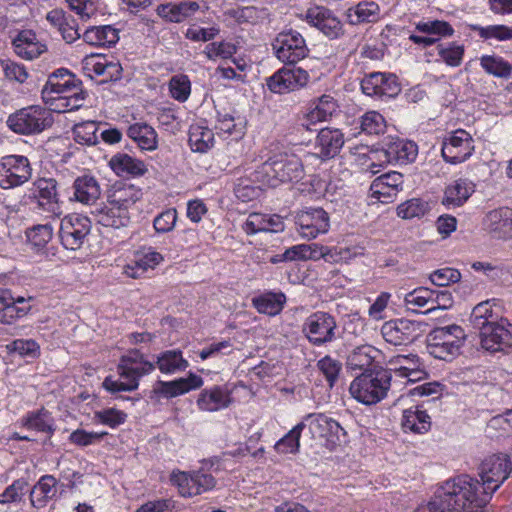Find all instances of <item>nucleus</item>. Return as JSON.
<instances>
[{"label":"nucleus","mask_w":512,"mask_h":512,"mask_svg":"<svg viewBox=\"0 0 512 512\" xmlns=\"http://www.w3.org/2000/svg\"><path fill=\"white\" fill-rule=\"evenodd\" d=\"M482 68L491 75L500 78L512 77V65L501 57L485 55L481 58Z\"/></svg>","instance_id":"obj_51"},{"label":"nucleus","mask_w":512,"mask_h":512,"mask_svg":"<svg viewBox=\"0 0 512 512\" xmlns=\"http://www.w3.org/2000/svg\"><path fill=\"white\" fill-rule=\"evenodd\" d=\"M154 369L155 365L145 360L144 355L139 350H131L121 357L117 366L118 374L123 381L106 377L103 381V387L112 393L134 391L139 386V379L151 373Z\"/></svg>","instance_id":"obj_2"},{"label":"nucleus","mask_w":512,"mask_h":512,"mask_svg":"<svg viewBox=\"0 0 512 512\" xmlns=\"http://www.w3.org/2000/svg\"><path fill=\"white\" fill-rule=\"evenodd\" d=\"M91 230V221L81 214H69L61 220L59 236L62 245L68 250L82 247Z\"/></svg>","instance_id":"obj_10"},{"label":"nucleus","mask_w":512,"mask_h":512,"mask_svg":"<svg viewBox=\"0 0 512 512\" xmlns=\"http://www.w3.org/2000/svg\"><path fill=\"white\" fill-rule=\"evenodd\" d=\"M385 155L388 162L408 164L417 156V145L404 139L392 140L386 144Z\"/></svg>","instance_id":"obj_31"},{"label":"nucleus","mask_w":512,"mask_h":512,"mask_svg":"<svg viewBox=\"0 0 512 512\" xmlns=\"http://www.w3.org/2000/svg\"><path fill=\"white\" fill-rule=\"evenodd\" d=\"M234 17L239 23L256 24L269 17V10L266 7L245 6L234 12Z\"/></svg>","instance_id":"obj_57"},{"label":"nucleus","mask_w":512,"mask_h":512,"mask_svg":"<svg viewBox=\"0 0 512 512\" xmlns=\"http://www.w3.org/2000/svg\"><path fill=\"white\" fill-rule=\"evenodd\" d=\"M512 471L507 454H493L486 457L479 466L480 488L491 498L492 494L508 478Z\"/></svg>","instance_id":"obj_5"},{"label":"nucleus","mask_w":512,"mask_h":512,"mask_svg":"<svg viewBox=\"0 0 512 512\" xmlns=\"http://www.w3.org/2000/svg\"><path fill=\"white\" fill-rule=\"evenodd\" d=\"M23 424L28 429H34L49 435H52L55 430L53 417L45 408L29 412L23 419Z\"/></svg>","instance_id":"obj_42"},{"label":"nucleus","mask_w":512,"mask_h":512,"mask_svg":"<svg viewBox=\"0 0 512 512\" xmlns=\"http://www.w3.org/2000/svg\"><path fill=\"white\" fill-rule=\"evenodd\" d=\"M360 128L363 132L369 135H379L384 133L386 129V121L380 113L376 111H369L361 117Z\"/></svg>","instance_id":"obj_59"},{"label":"nucleus","mask_w":512,"mask_h":512,"mask_svg":"<svg viewBox=\"0 0 512 512\" xmlns=\"http://www.w3.org/2000/svg\"><path fill=\"white\" fill-rule=\"evenodd\" d=\"M497 316L494 314L492 310V305L490 300L483 301L477 304L470 315V323L472 324L474 329H478L481 331L488 325L497 322Z\"/></svg>","instance_id":"obj_46"},{"label":"nucleus","mask_w":512,"mask_h":512,"mask_svg":"<svg viewBox=\"0 0 512 512\" xmlns=\"http://www.w3.org/2000/svg\"><path fill=\"white\" fill-rule=\"evenodd\" d=\"M305 421H309L311 430L321 437L335 436L339 440L340 434L346 435V432L336 420L322 413L308 414L305 416Z\"/></svg>","instance_id":"obj_37"},{"label":"nucleus","mask_w":512,"mask_h":512,"mask_svg":"<svg viewBox=\"0 0 512 512\" xmlns=\"http://www.w3.org/2000/svg\"><path fill=\"white\" fill-rule=\"evenodd\" d=\"M379 14V6L375 2H360L348 9V19L353 25L363 22H373Z\"/></svg>","instance_id":"obj_45"},{"label":"nucleus","mask_w":512,"mask_h":512,"mask_svg":"<svg viewBox=\"0 0 512 512\" xmlns=\"http://www.w3.org/2000/svg\"><path fill=\"white\" fill-rule=\"evenodd\" d=\"M337 109V101L332 96L324 94L311 101L302 125L308 128L310 123L326 121L337 111Z\"/></svg>","instance_id":"obj_28"},{"label":"nucleus","mask_w":512,"mask_h":512,"mask_svg":"<svg viewBox=\"0 0 512 512\" xmlns=\"http://www.w3.org/2000/svg\"><path fill=\"white\" fill-rule=\"evenodd\" d=\"M0 66L3 70L5 78L10 81L23 84L29 77V73L24 65L14 62L10 59L1 60Z\"/></svg>","instance_id":"obj_63"},{"label":"nucleus","mask_w":512,"mask_h":512,"mask_svg":"<svg viewBox=\"0 0 512 512\" xmlns=\"http://www.w3.org/2000/svg\"><path fill=\"white\" fill-rule=\"evenodd\" d=\"M418 359L419 357L416 354L393 356L388 360L386 370L390 371L391 376L394 373L401 378L402 374L410 370L409 368L414 366Z\"/></svg>","instance_id":"obj_62"},{"label":"nucleus","mask_w":512,"mask_h":512,"mask_svg":"<svg viewBox=\"0 0 512 512\" xmlns=\"http://www.w3.org/2000/svg\"><path fill=\"white\" fill-rule=\"evenodd\" d=\"M307 21L317 27L327 37L333 39L342 34V24L332 12L323 7L315 6L309 8L306 12Z\"/></svg>","instance_id":"obj_21"},{"label":"nucleus","mask_w":512,"mask_h":512,"mask_svg":"<svg viewBox=\"0 0 512 512\" xmlns=\"http://www.w3.org/2000/svg\"><path fill=\"white\" fill-rule=\"evenodd\" d=\"M361 89L368 96L392 98L400 92L397 77L393 74L374 72L361 82Z\"/></svg>","instance_id":"obj_17"},{"label":"nucleus","mask_w":512,"mask_h":512,"mask_svg":"<svg viewBox=\"0 0 512 512\" xmlns=\"http://www.w3.org/2000/svg\"><path fill=\"white\" fill-rule=\"evenodd\" d=\"M169 90L171 96L179 101L185 102L191 92V82L187 75H176L170 79Z\"/></svg>","instance_id":"obj_60"},{"label":"nucleus","mask_w":512,"mask_h":512,"mask_svg":"<svg viewBox=\"0 0 512 512\" xmlns=\"http://www.w3.org/2000/svg\"><path fill=\"white\" fill-rule=\"evenodd\" d=\"M85 43L93 46L112 47L119 41V30L111 25L91 26L82 35Z\"/></svg>","instance_id":"obj_32"},{"label":"nucleus","mask_w":512,"mask_h":512,"mask_svg":"<svg viewBox=\"0 0 512 512\" xmlns=\"http://www.w3.org/2000/svg\"><path fill=\"white\" fill-rule=\"evenodd\" d=\"M376 353L377 350L371 345L356 347L347 358V367L352 371L372 372L370 367L373 365Z\"/></svg>","instance_id":"obj_39"},{"label":"nucleus","mask_w":512,"mask_h":512,"mask_svg":"<svg viewBox=\"0 0 512 512\" xmlns=\"http://www.w3.org/2000/svg\"><path fill=\"white\" fill-rule=\"evenodd\" d=\"M437 54L448 66L458 67L464 56V46L456 42L440 43L436 46Z\"/></svg>","instance_id":"obj_49"},{"label":"nucleus","mask_w":512,"mask_h":512,"mask_svg":"<svg viewBox=\"0 0 512 512\" xmlns=\"http://www.w3.org/2000/svg\"><path fill=\"white\" fill-rule=\"evenodd\" d=\"M486 230L492 238L509 240L512 238V208L500 207L489 211L484 218Z\"/></svg>","instance_id":"obj_19"},{"label":"nucleus","mask_w":512,"mask_h":512,"mask_svg":"<svg viewBox=\"0 0 512 512\" xmlns=\"http://www.w3.org/2000/svg\"><path fill=\"white\" fill-rule=\"evenodd\" d=\"M302 332L312 345L321 346L337 338V322L329 313L318 311L306 318Z\"/></svg>","instance_id":"obj_8"},{"label":"nucleus","mask_w":512,"mask_h":512,"mask_svg":"<svg viewBox=\"0 0 512 512\" xmlns=\"http://www.w3.org/2000/svg\"><path fill=\"white\" fill-rule=\"evenodd\" d=\"M298 234L307 240L316 238L328 232L330 227L329 215L322 208L302 210L295 216Z\"/></svg>","instance_id":"obj_11"},{"label":"nucleus","mask_w":512,"mask_h":512,"mask_svg":"<svg viewBox=\"0 0 512 512\" xmlns=\"http://www.w3.org/2000/svg\"><path fill=\"white\" fill-rule=\"evenodd\" d=\"M141 191L133 185L124 186L117 189L109 196V199L116 203L121 208H125L126 211L141 198Z\"/></svg>","instance_id":"obj_52"},{"label":"nucleus","mask_w":512,"mask_h":512,"mask_svg":"<svg viewBox=\"0 0 512 512\" xmlns=\"http://www.w3.org/2000/svg\"><path fill=\"white\" fill-rule=\"evenodd\" d=\"M443 342L444 344L454 343L463 345L465 334L463 329L458 325H450L434 329L429 335L428 340Z\"/></svg>","instance_id":"obj_50"},{"label":"nucleus","mask_w":512,"mask_h":512,"mask_svg":"<svg viewBox=\"0 0 512 512\" xmlns=\"http://www.w3.org/2000/svg\"><path fill=\"white\" fill-rule=\"evenodd\" d=\"M391 386L390 371L384 369L361 373L350 384V393L366 405L376 404L386 395Z\"/></svg>","instance_id":"obj_3"},{"label":"nucleus","mask_w":512,"mask_h":512,"mask_svg":"<svg viewBox=\"0 0 512 512\" xmlns=\"http://www.w3.org/2000/svg\"><path fill=\"white\" fill-rule=\"evenodd\" d=\"M213 132L204 127L194 126L189 131V145L195 152L204 153L213 146Z\"/></svg>","instance_id":"obj_47"},{"label":"nucleus","mask_w":512,"mask_h":512,"mask_svg":"<svg viewBox=\"0 0 512 512\" xmlns=\"http://www.w3.org/2000/svg\"><path fill=\"white\" fill-rule=\"evenodd\" d=\"M164 260L163 256L151 247H144L134 255V260L123 267L127 277L140 278L149 269H154Z\"/></svg>","instance_id":"obj_23"},{"label":"nucleus","mask_w":512,"mask_h":512,"mask_svg":"<svg viewBox=\"0 0 512 512\" xmlns=\"http://www.w3.org/2000/svg\"><path fill=\"white\" fill-rule=\"evenodd\" d=\"M481 346L491 353L506 352L512 347V325L501 320L479 331Z\"/></svg>","instance_id":"obj_15"},{"label":"nucleus","mask_w":512,"mask_h":512,"mask_svg":"<svg viewBox=\"0 0 512 512\" xmlns=\"http://www.w3.org/2000/svg\"><path fill=\"white\" fill-rule=\"evenodd\" d=\"M26 300L19 296L17 298L10 294V300L4 303L0 308V323L12 324L16 319L25 316L30 306L25 305Z\"/></svg>","instance_id":"obj_41"},{"label":"nucleus","mask_w":512,"mask_h":512,"mask_svg":"<svg viewBox=\"0 0 512 512\" xmlns=\"http://www.w3.org/2000/svg\"><path fill=\"white\" fill-rule=\"evenodd\" d=\"M109 165L120 177L141 176L147 171V168L142 161L125 153H118L114 155L110 159Z\"/></svg>","instance_id":"obj_34"},{"label":"nucleus","mask_w":512,"mask_h":512,"mask_svg":"<svg viewBox=\"0 0 512 512\" xmlns=\"http://www.w3.org/2000/svg\"><path fill=\"white\" fill-rule=\"evenodd\" d=\"M81 82L67 69L61 68L53 72L45 85V90L52 93H66L82 90Z\"/></svg>","instance_id":"obj_36"},{"label":"nucleus","mask_w":512,"mask_h":512,"mask_svg":"<svg viewBox=\"0 0 512 512\" xmlns=\"http://www.w3.org/2000/svg\"><path fill=\"white\" fill-rule=\"evenodd\" d=\"M85 93L83 90L74 91L71 95H63L55 98V109L59 112L78 110L83 106Z\"/></svg>","instance_id":"obj_61"},{"label":"nucleus","mask_w":512,"mask_h":512,"mask_svg":"<svg viewBox=\"0 0 512 512\" xmlns=\"http://www.w3.org/2000/svg\"><path fill=\"white\" fill-rule=\"evenodd\" d=\"M272 47L277 59L285 64H296L309 53L304 37L293 28L279 32L272 42Z\"/></svg>","instance_id":"obj_7"},{"label":"nucleus","mask_w":512,"mask_h":512,"mask_svg":"<svg viewBox=\"0 0 512 512\" xmlns=\"http://www.w3.org/2000/svg\"><path fill=\"white\" fill-rule=\"evenodd\" d=\"M436 493L448 512H484L490 500L480 482L468 475L446 481Z\"/></svg>","instance_id":"obj_1"},{"label":"nucleus","mask_w":512,"mask_h":512,"mask_svg":"<svg viewBox=\"0 0 512 512\" xmlns=\"http://www.w3.org/2000/svg\"><path fill=\"white\" fill-rule=\"evenodd\" d=\"M317 367L332 388L338 379L342 364L338 360L326 355L317 362Z\"/></svg>","instance_id":"obj_64"},{"label":"nucleus","mask_w":512,"mask_h":512,"mask_svg":"<svg viewBox=\"0 0 512 512\" xmlns=\"http://www.w3.org/2000/svg\"><path fill=\"white\" fill-rule=\"evenodd\" d=\"M92 215L95 221L104 227L119 229L127 227L130 223V212L121 208L109 198L102 207L92 211Z\"/></svg>","instance_id":"obj_22"},{"label":"nucleus","mask_w":512,"mask_h":512,"mask_svg":"<svg viewBox=\"0 0 512 512\" xmlns=\"http://www.w3.org/2000/svg\"><path fill=\"white\" fill-rule=\"evenodd\" d=\"M471 29L478 32L479 36L485 40L507 41L512 39V28L505 25H489L486 27L471 25Z\"/></svg>","instance_id":"obj_58"},{"label":"nucleus","mask_w":512,"mask_h":512,"mask_svg":"<svg viewBox=\"0 0 512 512\" xmlns=\"http://www.w3.org/2000/svg\"><path fill=\"white\" fill-rule=\"evenodd\" d=\"M32 176V168L27 157L8 155L0 162V187L11 189L28 182Z\"/></svg>","instance_id":"obj_9"},{"label":"nucleus","mask_w":512,"mask_h":512,"mask_svg":"<svg viewBox=\"0 0 512 512\" xmlns=\"http://www.w3.org/2000/svg\"><path fill=\"white\" fill-rule=\"evenodd\" d=\"M29 243L40 249L44 248L53 236V227L50 223L38 224L26 231Z\"/></svg>","instance_id":"obj_53"},{"label":"nucleus","mask_w":512,"mask_h":512,"mask_svg":"<svg viewBox=\"0 0 512 512\" xmlns=\"http://www.w3.org/2000/svg\"><path fill=\"white\" fill-rule=\"evenodd\" d=\"M308 79V72L302 68L283 67L267 78L266 84L271 92L285 94L304 87Z\"/></svg>","instance_id":"obj_14"},{"label":"nucleus","mask_w":512,"mask_h":512,"mask_svg":"<svg viewBox=\"0 0 512 512\" xmlns=\"http://www.w3.org/2000/svg\"><path fill=\"white\" fill-rule=\"evenodd\" d=\"M263 172L275 182L299 181L304 175L301 159L294 153H279L268 158Z\"/></svg>","instance_id":"obj_6"},{"label":"nucleus","mask_w":512,"mask_h":512,"mask_svg":"<svg viewBox=\"0 0 512 512\" xmlns=\"http://www.w3.org/2000/svg\"><path fill=\"white\" fill-rule=\"evenodd\" d=\"M433 296L434 290L419 287L406 294L404 301L408 309L416 311V308L430 307Z\"/></svg>","instance_id":"obj_56"},{"label":"nucleus","mask_w":512,"mask_h":512,"mask_svg":"<svg viewBox=\"0 0 512 512\" xmlns=\"http://www.w3.org/2000/svg\"><path fill=\"white\" fill-rule=\"evenodd\" d=\"M158 369L165 374L183 371L188 367V362L182 357L179 350H167L162 352L156 361Z\"/></svg>","instance_id":"obj_43"},{"label":"nucleus","mask_w":512,"mask_h":512,"mask_svg":"<svg viewBox=\"0 0 512 512\" xmlns=\"http://www.w3.org/2000/svg\"><path fill=\"white\" fill-rule=\"evenodd\" d=\"M57 479L52 475H44L34 485L30 492L31 505L37 509L46 506L57 493Z\"/></svg>","instance_id":"obj_33"},{"label":"nucleus","mask_w":512,"mask_h":512,"mask_svg":"<svg viewBox=\"0 0 512 512\" xmlns=\"http://www.w3.org/2000/svg\"><path fill=\"white\" fill-rule=\"evenodd\" d=\"M98 126L94 121L77 124L73 128L74 139L79 144L95 145L98 143Z\"/></svg>","instance_id":"obj_55"},{"label":"nucleus","mask_w":512,"mask_h":512,"mask_svg":"<svg viewBox=\"0 0 512 512\" xmlns=\"http://www.w3.org/2000/svg\"><path fill=\"white\" fill-rule=\"evenodd\" d=\"M200 9L196 1H180L177 3L168 2L160 4L156 8L159 17L170 23H182L195 15Z\"/></svg>","instance_id":"obj_24"},{"label":"nucleus","mask_w":512,"mask_h":512,"mask_svg":"<svg viewBox=\"0 0 512 512\" xmlns=\"http://www.w3.org/2000/svg\"><path fill=\"white\" fill-rule=\"evenodd\" d=\"M231 401L232 399L227 389L214 386L201 391L197 399V405L200 410L215 412L227 408L231 404Z\"/></svg>","instance_id":"obj_29"},{"label":"nucleus","mask_w":512,"mask_h":512,"mask_svg":"<svg viewBox=\"0 0 512 512\" xmlns=\"http://www.w3.org/2000/svg\"><path fill=\"white\" fill-rule=\"evenodd\" d=\"M127 135L143 150H154L157 147V134L153 127L146 123L130 125Z\"/></svg>","instance_id":"obj_40"},{"label":"nucleus","mask_w":512,"mask_h":512,"mask_svg":"<svg viewBox=\"0 0 512 512\" xmlns=\"http://www.w3.org/2000/svg\"><path fill=\"white\" fill-rule=\"evenodd\" d=\"M344 144V137L340 130L324 128L317 135L316 154L324 159L336 156Z\"/></svg>","instance_id":"obj_26"},{"label":"nucleus","mask_w":512,"mask_h":512,"mask_svg":"<svg viewBox=\"0 0 512 512\" xmlns=\"http://www.w3.org/2000/svg\"><path fill=\"white\" fill-rule=\"evenodd\" d=\"M202 385L203 379L199 375L189 373L186 378L182 377L173 381H157L152 392L155 395L169 399L200 388Z\"/></svg>","instance_id":"obj_20"},{"label":"nucleus","mask_w":512,"mask_h":512,"mask_svg":"<svg viewBox=\"0 0 512 512\" xmlns=\"http://www.w3.org/2000/svg\"><path fill=\"white\" fill-rule=\"evenodd\" d=\"M34 186L36 187L37 205L39 208L49 212L53 218L61 215L57 198V182L54 179H38Z\"/></svg>","instance_id":"obj_25"},{"label":"nucleus","mask_w":512,"mask_h":512,"mask_svg":"<svg viewBox=\"0 0 512 512\" xmlns=\"http://www.w3.org/2000/svg\"><path fill=\"white\" fill-rule=\"evenodd\" d=\"M474 192V184L467 179H458L446 187L442 203L447 207L462 206Z\"/></svg>","instance_id":"obj_35"},{"label":"nucleus","mask_w":512,"mask_h":512,"mask_svg":"<svg viewBox=\"0 0 512 512\" xmlns=\"http://www.w3.org/2000/svg\"><path fill=\"white\" fill-rule=\"evenodd\" d=\"M15 53L27 60H33L43 54L47 47L38 41L36 34L31 30L21 31L13 40Z\"/></svg>","instance_id":"obj_27"},{"label":"nucleus","mask_w":512,"mask_h":512,"mask_svg":"<svg viewBox=\"0 0 512 512\" xmlns=\"http://www.w3.org/2000/svg\"><path fill=\"white\" fill-rule=\"evenodd\" d=\"M462 345L434 341V339L427 340V350L430 355L437 359L449 361L459 354Z\"/></svg>","instance_id":"obj_54"},{"label":"nucleus","mask_w":512,"mask_h":512,"mask_svg":"<svg viewBox=\"0 0 512 512\" xmlns=\"http://www.w3.org/2000/svg\"><path fill=\"white\" fill-rule=\"evenodd\" d=\"M171 481L178 486L179 492L184 497H192L206 492L214 488L216 483L211 474L202 473L200 471L193 473H173Z\"/></svg>","instance_id":"obj_16"},{"label":"nucleus","mask_w":512,"mask_h":512,"mask_svg":"<svg viewBox=\"0 0 512 512\" xmlns=\"http://www.w3.org/2000/svg\"><path fill=\"white\" fill-rule=\"evenodd\" d=\"M54 122L52 112L40 105L21 108L7 118L8 127L20 135L40 134Z\"/></svg>","instance_id":"obj_4"},{"label":"nucleus","mask_w":512,"mask_h":512,"mask_svg":"<svg viewBox=\"0 0 512 512\" xmlns=\"http://www.w3.org/2000/svg\"><path fill=\"white\" fill-rule=\"evenodd\" d=\"M441 152L447 163L464 162L474 152V140L467 131L457 129L444 138Z\"/></svg>","instance_id":"obj_12"},{"label":"nucleus","mask_w":512,"mask_h":512,"mask_svg":"<svg viewBox=\"0 0 512 512\" xmlns=\"http://www.w3.org/2000/svg\"><path fill=\"white\" fill-rule=\"evenodd\" d=\"M381 334L387 343L395 346L407 345L421 336V324L404 318L390 320L381 327Z\"/></svg>","instance_id":"obj_13"},{"label":"nucleus","mask_w":512,"mask_h":512,"mask_svg":"<svg viewBox=\"0 0 512 512\" xmlns=\"http://www.w3.org/2000/svg\"><path fill=\"white\" fill-rule=\"evenodd\" d=\"M401 425L405 431L422 434L430 429L431 420L425 410L414 406L403 411Z\"/></svg>","instance_id":"obj_38"},{"label":"nucleus","mask_w":512,"mask_h":512,"mask_svg":"<svg viewBox=\"0 0 512 512\" xmlns=\"http://www.w3.org/2000/svg\"><path fill=\"white\" fill-rule=\"evenodd\" d=\"M286 301L283 293H267L253 299V305L259 313L275 316L279 314Z\"/></svg>","instance_id":"obj_44"},{"label":"nucleus","mask_w":512,"mask_h":512,"mask_svg":"<svg viewBox=\"0 0 512 512\" xmlns=\"http://www.w3.org/2000/svg\"><path fill=\"white\" fill-rule=\"evenodd\" d=\"M430 204L421 198H412L397 207V215L403 219L421 218L429 213Z\"/></svg>","instance_id":"obj_48"},{"label":"nucleus","mask_w":512,"mask_h":512,"mask_svg":"<svg viewBox=\"0 0 512 512\" xmlns=\"http://www.w3.org/2000/svg\"><path fill=\"white\" fill-rule=\"evenodd\" d=\"M73 199L85 205L94 204L101 195L97 179L90 175L79 176L73 183Z\"/></svg>","instance_id":"obj_30"},{"label":"nucleus","mask_w":512,"mask_h":512,"mask_svg":"<svg viewBox=\"0 0 512 512\" xmlns=\"http://www.w3.org/2000/svg\"><path fill=\"white\" fill-rule=\"evenodd\" d=\"M404 177L401 173L392 171L375 178L370 185V193L382 203L392 202L402 190Z\"/></svg>","instance_id":"obj_18"}]
</instances>
